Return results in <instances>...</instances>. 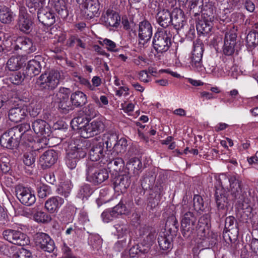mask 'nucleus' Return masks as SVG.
Instances as JSON below:
<instances>
[{"mask_svg": "<svg viewBox=\"0 0 258 258\" xmlns=\"http://www.w3.org/2000/svg\"><path fill=\"white\" fill-rule=\"evenodd\" d=\"M172 236H167L165 233L160 235L158 238V242L161 249L167 250L171 247Z\"/></svg>", "mask_w": 258, "mask_h": 258, "instance_id": "nucleus-39", "label": "nucleus"}, {"mask_svg": "<svg viewBox=\"0 0 258 258\" xmlns=\"http://www.w3.org/2000/svg\"><path fill=\"white\" fill-rule=\"evenodd\" d=\"M64 78L63 72L57 70H51L42 74L39 78L38 83L40 87L47 90H53Z\"/></svg>", "mask_w": 258, "mask_h": 258, "instance_id": "nucleus-3", "label": "nucleus"}, {"mask_svg": "<svg viewBox=\"0 0 258 258\" xmlns=\"http://www.w3.org/2000/svg\"><path fill=\"white\" fill-rule=\"evenodd\" d=\"M36 245L41 249L48 252H52L55 248L54 241L50 236L44 233H38L36 236Z\"/></svg>", "mask_w": 258, "mask_h": 258, "instance_id": "nucleus-15", "label": "nucleus"}, {"mask_svg": "<svg viewBox=\"0 0 258 258\" xmlns=\"http://www.w3.org/2000/svg\"><path fill=\"white\" fill-rule=\"evenodd\" d=\"M155 237L156 231L154 229L145 226L141 227L139 230L140 243L133 246L128 251H125V253H128V256L126 255L125 258L134 257L139 252L143 253L148 252L153 243Z\"/></svg>", "mask_w": 258, "mask_h": 258, "instance_id": "nucleus-2", "label": "nucleus"}, {"mask_svg": "<svg viewBox=\"0 0 258 258\" xmlns=\"http://www.w3.org/2000/svg\"><path fill=\"white\" fill-rule=\"evenodd\" d=\"M92 193V190L89 184H84L82 186L78 194L79 198L84 200L85 198H87L90 197Z\"/></svg>", "mask_w": 258, "mask_h": 258, "instance_id": "nucleus-52", "label": "nucleus"}, {"mask_svg": "<svg viewBox=\"0 0 258 258\" xmlns=\"http://www.w3.org/2000/svg\"><path fill=\"white\" fill-rule=\"evenodd\" d=\"M53 8L61 18H65L68 15V12L63 0H54Z\"/></svg>", "mask_w": 258, "mask_h": 258, "instance_id": "nucleus-40", "label": "nucleus"}, {"mask_svg": "<svg viewBox=\"0 0 258 258\" xmlns=\"http://www.w3.org/2000/svg\"><path fill=\"white\" fill-rule=\"evenodd\" d=\"M204 52V44L200 40L194 43L190 65L192 70L199 73H203L205 68L202 64V57Z\"/></svg>", "mask_w": 258, "mask_h": 258, "instance_id": "nucleus-7", "label": "nucleus"}, {"mask_svg": "<svg viewBox=\"0 0 258 258\" xmlns=\"http://www.w3.org/2000/svg\"><path fill=\"white\" fill-rule=\"evenodd\" d=\"M87 143L85 142L76 141L70 145L68 155L73 154L74 157L80 160L84 158L87 154Z\"/></svg>", "mask_w": 258, "mask_h": 258, "instance_id": "nucleus-16", "label": "nucleus"}, {"mask_svg": "<svg viewBox=\"0 0 258 258\" xmlns=\"http://www.w3.org/2000/svg\"><path fill=\"white\" fill-rule=\"evenodd\" d=\"M126 166L128 170H131L133 171V173L135 175H138L139 173V171L142 168V163L139 158L134 157L128 160Z\"/></svg>", "mask_w": 258, "mask_h": 258, "instance_id": "nucleus-36", "label": "nucleus"}, {"mask_svg": "<svg viewBox=\"0 0 258 258\" xmlns=\"http://www.w3.org/2000/svg\"><path fill=\"white\" fill-rule=\"evenodd\" d=\"M236 37V34L233 30L225 34L223 46V52L225 55H230L233 53Z\"/></svg>", "mask_w": 258, "mask_h": 258, "instance_id": "nucleus-22", "label": "nucleus"}, {"mask_svg": "<svg viewBox=\"0 0 258 258\" xmlns=\"http://www.w3.org/2000/svg\"><path fill=\"white\" fill-rule=\"evenodd\" d=\"M15 15L8 7H3L0 9V21L4 24L10 23L14 19Z\"/></svg>", "mask_w": 258, "mask_h": 258, "instance_id": "nucleus-34", "label": "nucleus"}, {"mask_svg": "<svg viewBox=\"0 0 258 258\" xmlns=\"http://www.w3.org/2000/svg\"><path fill=\"white\" fill-rule=\"evenodd\" d=\"M113 212H114L113 215L114 214L116 218L118 217L120 215H127L130 213L131 210L127 208L123 203L122 201L113 208Z\"/></svg>", "mask_w": 258, "mask_h": 258, "instance_id": "nucleus-44", "label": "nucleus"}, {"mask_svg": "<svg viewBox=\"0 0 258 258\" xmlns=\"http://www.w3.org/2000/svg\"><path fill=\"white\" fill-rule=\"evenodd\" d=\"M79 160L74 157L73 154L70 155L67 154L66 158V162L67 166L71 169H73L76 168L77 163Z\"/></svg>", "mask_w": 258, "mask_h": 258, "instance_id": "nucleus-55", "label": "nucleus"}, {"mask_svg": "<svg viewBox=\"0 0 258 258\" xmlns=\"http://www.w3.org/2000/svg\"><path fill=\"white\" fill-rule=\"evenodd\" d=\"M99 3L98 0H85L81 4V11L84 17L91 19L99 15Z\"/></svg>", "mask_w": 258, "mask_h": 258, "instance_id": "nucleus-12", "label": "nucleus"}, {"mask_svg": "<svg viewBox=\"0 0 258 258\" xmlns=\"http://www.w3.org/2000/svg\"><path fill=\"white\" fill-rule=\"evenodd\" d=\"M101 21L107 27H117L120 24L119 14L114 11L108 9L101 16Z\"/></svg>", "mask_w": 258, "mask_h": 258, "instance_id": "nucleus-18", "label": "nucleus"}, {"mask_svg": "<svg viewBox=\"0 0 258 258\" xmlns=\"http://www.w3.org/2000/svg\"><path fill=\"white\" fill-rule=\"evenodd\" d=\"M84 114L90 118H94L96 116L97 111L92 104H89L84 108Z\"/></svg>", "mask_w": 258, "mask_h": 258, "instance_id": "nucleus-57", "label": "nucleus"}, {"mask_svg": "<svg viewBox=\"0 0 258 258\" xmlns=\"http://www.w3.org/2000/svg\"><path fill=\"white\" fill-rule=\"evenodd\" d=\"M11 46L15 50H20L25 55L33 53L36 50V45L32 40L25 37H14L12 39Z\"/></svg>", "mask_w": 258, "mask_h": 258, "instance_id": "nucleus-8", "label": "nucleus"}, {"mask_svg": "<svg viewBox=\"0 0 258 258\" xmlns=\"http://www.w3.org/2000/svg\"><path fill=\"white\" fill-rule=\"evenodd\" d=\"M27 109L31 116L35 117L40 113L41 108L39 104L32 103L29 105Z\"/></svg>", "mask_w": 258, "mask_h": 258, "instance_id": "nucleus-61", "label": "nucleus"}, {"mask_svg": "<svg viewBox=\"0 0 258 258\" xmlns=\"http://www.w3.org/2000/svg\"><path fill=\"white\" fill-rule=\"evenodd\" d=\"M3 235L5 240L14 244L23 246L29 242L27 235L18 230L7 229L3 231Z\"/></svg>", "mask_w": 258, "mask_h": 258, "instance_id": "nucleus-10", "label": "nucleus"}, {"mask_svg": "<svg viewBox=\"0 0 258 258\" xmlns=\"http://www.w3.org/2000/svg\"><path fill=\"white\" fill-rule=\"evenodd\" d=\"M16 196L20 202L27 206L34 204L36 197L31 188L22 185H18L16 187Z\"/></svg>", "mask_w": 258, "mask_h": 258, "instance_id": "nucleus-11", "label": "nucleus"}, {"mask_svg": "<svg viewBox=\"0 0 258 258\" xmlns=\"http://www.w3.org/2000/svg\"><path fill=\"white\" fill-rule=\"evenodd\" d=\"M32 128L38 136H48L50 133V127L44 120L37 119L32 123Z\"/></svg>", "mask_w": 258, "mask_h": 258, "instance_id": "nucleus-25", "label": "nucleus"}, {"mask_svg": "<svg viewBox=\"0 0 258 258\" xmlns=\"http://www.w3.org/2000/svg\"><path fill=\"white\" fill-rule=\"evenodd\" d=\"M64 202V199L59 196L51 197L45 201V209L50 214L57 213Z\"/></svg>", "mask_w": 258, "mask_h": 258, "instance_id": "nucleus-20", "label": "nucleus"}, {"mask_svg": "<svg viewBox=\"0 0 258 258\" xmlns=\"http://www.w3.org/2000/svg\"><path fill=\"white\" fill-rule=\"evenodd\" d=\"M203 0H192L189 6V13L197 16L203 10Z\"/></svg>", "mask_w": 258, "mask_h": 258, "instance_id": "nucleus-45", "label": "nucleus"}, {"mask_svg": "<svg viewBox=\"0 0 258 258\" xmlns=\"http://www.w3.org/2000/svg\"><path fill=\"white\" fill-rule=\"evenodd\" d=\"M13 258H32V256L29 250L21 248L14 254Z\"/></svg>", "mask_w": 258, "mask_h": 258, "instance_id": "nucleus-58", "label": "nucleus"}, {"mask_svg": "<svg viewBox=\"0 0 258 258\" xmlns=\"http://www.w3.org/2000/svg\"><path fill=\"white\" fill-rule=\"evenodd\" d=\"M215 20L209 18H202L197 24V29L198 32L203 34H208L213 28V22Z\"/></svg>", "mask_w": 258, "mask_h": 258, "instance_id": "nucleus-29", "label": "nucleus"}, {"mask_svg": "<svg viewBox=\"0 0 258 258\" xmlns=\"http://www.w3.org/2000/svg\"><path fill=\"white\" fill-rule=\"evenodd\" d=\"M171 14L168 9L160 10L156 15L157 23L162 27L166 28L171 24Z\"/></svg>", "mask_w": 258, "mask_h": 258, "instance_id": "nucleus-28", "label": "nucleus"}, {"mask_svg": "<svg viewBox=\"0 0 258 258\" xmlns=\"http://www.w3.org/2000/svg\"><path fill=\"white\" fill-rule=\"evenodd\" d=\"M113 213L112 209L104 211L101 214L103 221L105 223H108L113 218H116L114 214L113 215Z\"/></svg>", "mask_w": 258, "mask_h": 258, "instance_id": "nucleus-59", "label": "nucleus"}, {"mask_svg": "<svg viewBox=\"0 0 258 258\" xmlns=\"http://www.w3.org/2000/svg\"><path fill=\"white\" fill-rule=\"evenodd\" d=\"M235 218L234 217L229 216L227 217L225 219V228L227 229V230L232 229L233 228Z\"/></svg>", "mask_w": 258, "mask_h": 258, "instance_id": "nucleus-63", "label": "nucleus"}, {"mask_svg": "<svg viewBox=\"0 0 258 258\" xmlns=\"http://www.w3.org/2000/svg\"><path fill=\"white\" fill-rule=\"evenodd\" d=\"M209 221L208 215L206 214L201 216L199 219L198 225H196L195 234H197V235H200L202 236V234L209 228Z\"/></svg>", "mask_w": 258, "mask_h": 258, "instance_id": "nucleus-32", "label": "nucleus"}, {"mask_svg": "<svg viewBox=\"0 0 258 258\" xmlns=\"http://www.w3.org/2000/svg\"><path fill=\"white\" fill-rule=\"evenodd\" d=\"M38 10L37 17L40 22L45 25H51L55 22L54 14L43 8Z\"/></svg>", "mask_w": 258, "mask_h": 258, "instance_id": "nucleus-27", "label": "nucleus"}, {"mask_svg": "<svg viewBox=\"0 0 258 258\" xmlns=\"http://www.w3.org/2000/svg\"><path fill=\"white\" fill-rule=\"evenodd\" d=\"M26 116L25 110L20 107L11 109L9 112L10 120L14 122H19L24 119Z\"/></svg>", "mask_w": 258, "mask_h": 258, "instance_id": "nucleus-30", "label": "nucleus"}, {"mask_svg": "<svg viewBox=\"0 0 258 258\" xmlns=\"http://www.w3.org/2000/svg\"><path fill=\"white\" fill-rule=\"evenodd\" d=\"M26 3L29 9H34L36 10L44 8L45 0H26Z\"/></svg>", "mask_w": 258, "mask_h": 258, "instance_id": "nucleus-50", "label": "nucleus"}, {"mask_svg": "<svg viewBox=\"0 0 258 258\" xmlns=\"http://www.w3.org/2000/svg\"><path fill=\"white\" fill-rule=\"evenodd\" d=\"M217 181V184L223 188L227 187L229 183L231 195L242 202L243 208H250V199L247 196V193L243 191L242 181L239 177L233 175L228 178L225 174H221Z\"/></svg>", "mask_w": 258, "mask_h": 258, "instance_id": "nucleus-1", "label": "nucleus"}, {"mask_svg": "<svg viewBox=\"0 0 258 258\" xmlns=\"http://www.w3.org/2000/svg\"><path fill=\"white\" fill-rule=\"evenodd\" d=\"M108 167L115 171H119L124 165V161L120 158H116L110 160L107 163Z\"/></svg>", "mask_w": 258, "mask_h": 258, "instance_id": "nucleus-47", "label": "nucleus"}, {"mask_svg": "<svg viewBox=\"0 0 258 258\" xmlns=\"http://www.w3.org/2000/svg\"><path fill=\"white\" fill-rule=\"evenodd\" d=\"M105 128L103 122L99 118L88 122L81 127V136L84 138H89L103 132Z\"/></svg>", "mask_w": 258, "mask_h": 258, "instance_id": "nucleus-9", "label": "nucleus"}, {"mask_svg": "<svg viewBox=\"0 0 258 258\" xmlns=\"http://www.w3.org/2000/svg\"><path fill=\"white\" fill-rule=\"evenodd\" d=\"M27 59L25 54L12 56L8 60L7 67L10 71H15L20 69Z\"/></svg>", "mask_w": 258, "mask_h": 258, "instance_id": "nucleus-26", "label": "nucleus"}, {"mask_svg": "<svg viewBox=\"0 0 258 258\" xmlns=\"http://www.w3.org/2000/svg\"><path fill=\"white\" fill-rule=\"evenodd\" d=\"M155 176L152 173H146L141 180V186L144 189H150L153 186Z\"/></svg>", "mask_w": 258, "mask_h": 258, "instance_id": "nucleus-41", "label": "nucleus"}, {"mask_svg": "<svg viewBox=\"0 0 258 258\" xmlns=\"http://www.w3.org/2000/svg\"><path fill=\"white\" fill-rule=\"evenodd\" d=\"M171 24L174 28L178 30L184 26L185 24V18L182 11L178 8H175L171 14Z\"/></svg>", "mask_w": 258, "mask_h": 258, "instance_id": "nucleus-24", "label": "nucleus"}, {"mask_svg": "<svg viewBox=\"0 0 258 258\" xmlns=\"http://www.w3.org/2000/svg\"><path fill=\"white\" fill-rule=\"evenodd\" d=\"M59 108L64 113L68 112L69 110L72 109L71 101L69 99L59 101L58 103Z\"/></svg>", "mask_w": 258, "mask_h": 258, "instance_id": "nucleus-60", "label": "nucleus"}, {"mask_svg": "<svg viewBox=\"0 0 258 258\" xmlns=\"http://www.w3.org/2000/svg\"><path fill=\"white\" fill-rule=\"evenodd\" d=\"M71 93L70 89L64 87L60 88L58 92L57 93V96L59 101L65 100L69 99V95Z\"/></svg>", "mask_w": 258, "mask_h": 258, "instance_id": "nucleus-56", "label": "nucleus"}, {"mask_svg": "<svg viewBox=\"0 0 258 258\" xmlns=\"http://www.w3.org/2000/svg\"><path fill=\"white\" fill-rule=\"evenodd\" d=\"M105 151L104 149V143L100 142L96 145H93L89 152V158L92 161H97L100 160V162L103 164L105 163L104 158Z\"/></svg>", "mask_w": 258, "mask_h": 258, "instance_id": "nucleus-19", "label": "nucleus"}, {"mask_svg": "<svg viewBox=\"0 0 258 258\" xmlns=\"http://www.w3.org/2000/svg\"><path fill=\"white\" fill-rule=\"evenodd\" d=\"M41 61L36 59H33L29 61L27 69L28 73L30 76L38 75L41 70Z\"/></svg>", "mask_w": 258, "mask_h": 258, "instance_id": "nucleus-35", "label": "nucleus"}, {"mask_svg": "<svg viewBox=\"0 0 258 258\" xmlns=\"http://www.w3.org/2000/svg\"><path fill=\"white\" fill-rule=\"evenodd\" d=\"M32 21L29 16L27 9L25 7H20L18 25L20 30L23 32L28 33L32 28Z\"/></svg>", "mask_w": 258, "mask_h": 258, "instance_id": "nucleus-14", "label": "nucleus"}, {"mask_svg": "<svg viewBox=\"0 0 258 258\" xmlns=\"http://www.w3.org/2000/svg\"><path fill=\"white\" fill-rule=\"evenodd\" d=\"M203 10L202 11V18H209V19H212V20H215L216 18L214 15V12L215 10V7L214 6V3L210 1H205V4L203 3Z\"/></svg>", "mask_w": 258, "mask_h": 258, "instance_id": "nucleus-31", "label": "nucleus"}, {"mask_svg": "<svg viewBox=\"0 0 258 258\" xmlns=\"http://www.w3.org/2000/svg\"><path fill=\"white\" fill-rule=\"evenodd\" d=\"M131 183L130 175L127 174L119 175L115 178L114 181V189L117 192H124L129 187Z\"/></svg>", "mask_w": 258, "mask_h": 258, "instance_id": "nucleus-23", "label": "nucleus"}, {"mask_svg": "<svg viewBox=\"0 0 258 258\" xmlns=\"http://www.w3.org/2000/svg\"><path fill=\"white\" fill-rule=\"evenodd\" d=\"M215 199L218 208L219 209H224L227 201L226 197L221 194H220L219 195L217 190H216L215 192Z\"/></svg>", "mask_w": 258, "mask_h": 258, "instance_id": "nucleus-54", "label": "nucleus"}, {"mask_svg": "<svg viewBox=\"0 0 258 258\" xmlns=\"http://www.w3.org/2000/svg\"><path fill=\"white\" fill-rule=\"evenodd\" d=\"M57 159V153L52 150H49L40 157L39 164L43 169L48 168L55 163Z\"/></svg>", "mask_w": 258, "mask_h": 258, "instance_id": "nucleus-21", "label": "nucleus"}, {"mask_svg": "<svg viewBox=\"0 0 258 258\" xmlns=\"http://www.w3.org/2000/svg\"><path fill=\"white\" fill-rule=\"evenodd\" d=\"M114 228L116 230L115 234L118 238L123 237L126 236L129 233V225L127 223L120 222L114 225Z\"/></svg>", "mask_w": 258, "mask_h": 258, "instance_id": "nucleus-38", "label": "nucleus"}, {"mask_svg": "<svg viewBox=\"0 0 258 258\" xmlns=\"http://www.w3.org/2000/svg\"><path fill=\"white\" fill-rule=\"evenodd\" d=\"M152 36V27L147 21L140 23L139 28V43L143 45L150 40Z\"/></svg>", "mask_w": 258, "mask_h": 258, "instance_id": "nucleus-17", "label": "nucleus"}, {"mask_svg": "<svg viewBox=\"0 0 258 258\" xmlns=\"http://www.w3.org/2000/svg\"><path fill=\"white\" fill-rule=\"evenodd\" d=\"M71 101L76 107L83 106L87 102V96L82 91H76L72 94Z\"/></svg>", "mask_w": 258, "mask_h": 258, "instance_id": "nucleus-33", "label": "nucleus"}, {"mask_svg": "<svg viewBox=\"0 0 258 258\" xmlns=\"http://www.w3.org/2000/svg\"><path fill=\"white\" fill-rule=\"evenodd\" d=\"M106 140L105 141V144L106 145L107 148H110L116 144L118 140V136L114 133H109L105 135Z\"/></svg>", "mask_w": 258, "mask_h": 258, "instance_id": "nucleus-51", "label": "nucleus"}, {"mask_svg": "<svg viewBox=\"0 0 258 258\" xmlns=\"http://www.w3.org/2000/svg\"><path fill=\"white\" fill-rule=\"evenodd\" d=\"M35 161V158L31 153H27L23 156V162L27 166H31Z\"/></svg>", "mask_w": 258, "mask_h": 258, "instance_id": "nucleus-62", "label": "nucleus"}, {"mask_svg": "<svg viewBox=\"0 0 258 258\" xmlns=\"http://www.w3.org/2000/svg\"><path fill=\"white\" fill-rule=\"evenodd\" d=\"M10 79L12 83L18 85L23 81L24 79L21 74L17 73L12 75Z\"/></svg>", "mask_w": 258, "mask_h": 258, "instance_id": "nucleus-64", "label": "nucleus"}, {"mask_svg": "<svg viewBox=\"0 0 258 258\" xmlns=\"http://www.w3.org/2000/svg\"><path fill=\"white\" fill-rule=\"evenodd\" d=\"M88 243L93 249L99 250L101 247L102 239L98 234H91L88 238Z\"/></svg>", "mask_w": 258, "mask_h": 258, "instance_id": "nucleus-43", "label": "nucleus"}, {"mask_svg": "<svg viewBox=\"0 0 258 258\" xmlns=\"http://www.w3.org/2000/svg\"><path fill=\"white\" fill-rule=\"evenodd\" d=\"M33 220L41 223H47L51 221V217L49 214L42 211H37L33 214Z\"/></svg>", "mask_w": 258, "mask_h": 258, "instance_id": "nucleus-42", "label": "nucleus"}, {"mask_svg": "<svg viewBox=\"0 0 258 258\" xmlns=\"http://www.w3.org/2000/svg\"><path fill=\"white\" fill-rule=\"evenodd\" d=\"M207 72L212 74L213 76L217 77H220L224 76L225 72L223 67L221 66H212L209 68H207Z\"/></svg>", "mask_w": 258, "mask_h": 258, "instance_id": "nucleus-53", "label": "nucleus"}, {"mask_svg": "<svg viewBox=\"0 0 258 258\" xmlns=\"http://www.w3.org/2000/svg\"><path fill=\"white\" fill-rule=\"evenodd\" d=\"M194 208L195 211L199 213L204 210V202L202 198L199 195H195L193 199Z\"/></svg>", "mask_w": 258, "mask_h": 258, "instance_id": "nucleus-49", "label": "nucleus"}, {"mask_svg": "<svg viewBox=\"0 0 258 258\" xmlns=\"http://www.w3.org/2000/svg\"><path fill=\"white\" fill-rule=\"evenodd\" d=\"M183 215L181 221L182 234L186 238L189 237L195 234L196 223L197 219L191 212H186L187 206L183 199Z\"/></svg>", "mask_w": 258, "mask_h": 258, "instance_id": "nucleus-5", "label": "nucleus"}, {"mask_svg": "<svg viewBox=\"0 0 258 258\" xmlns=\"http://www.w3.org/2000/svg\"><path fill=\"white\" fill-rule=\"evenodd\" d=\"M86 180L94 184H99L109 177L107 169L99 167L97 163L89 162L87 164L86 169Z\"/></svg>", "mask_w": 258, "mask_h": 258, "instance_id": "nucleus-4", "label": "nucleus"}, {"mask_svg": "<svg viewBox=\"0 0 258 258\" xmlns=\"http://www.w3.org/2000/svg\"><path fill=\"white\" fill-rule=\"evenodd\" d=\"M12 129L4 133L0 137V144L4 148L7 149L16 148L19 144L20 139Z\"/></svg>", "mask_w": 258, "mask_h": 258, "instance_id": "nucleus-13", "label": "nucleus"}, {"mask_svg": "<svg viewBox=\"0 0 258 258\" xmlns=\"http://www.w3.org/2000/svg\"><path fill=\"white\" fill-rule=\"evenodd\" d=\"M171 37L170 31L167 30H162L156 33L153 41L154 49L158 52L167 51L171 44Z\"/></svg>", "mask_w": 258, "mask_h": 258, "instance_id": "nucleus-6", "label": "nucleus"}, {"mask_svg": "<svg viewBox=\"0 0 258 258\" xmlns=\"http://www.w3.org/2000/svg\"><path fill=\"white\" fill-rule=\"evenodd\" d=\"M98 42L100 45L105 46L108 51L115 52L117 50L116 44L109 39H101Z\"/></svg>", "mask_w": 258, "mask_h": 258, "instance_id": "nucleus-48", "label": "nucleus"}, {"mask_svg": "<svg viewBox=\"0 0 258 258\" xmlns=\"http://www.w3.org/2000/svg\"><path fill=\"white\" fill-rule=\"evenodd\" d=\"M11 129L14 132L16 131L15 134L19 139L22 138V140H24L26 136L28 135V132L30 129V125L28 123H23Z\"/></svg>", "mask_w": 258, "mask_h": 258, "instance_id": "nucleus-37", "label": "nucleus"}, {"mask_svg": "<svg viewBox=\"0 0 258 258\" xmlns=\"http://www.w3.org/2000/svg\"><path fill=\"white\" fill-rule=\"evenodd\" d=\"M127 146V142L126 139L121 138L118 140L114 145L113 149L117 154L123 153L125 152Z\"/></svg>", "mask_w": 258, "mask_h": 258, "instance_id": "nucleus-46", "label": "nucleus"}]
</instances>
